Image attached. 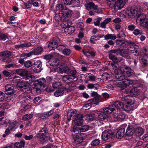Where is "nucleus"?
<instances>
[{
    "instance_id": "obj_1",
    "label": "nucleus",
    "mask_w": 148,
    "mask_h": 148,
    "mask_svg": "<svg viewBox=\"0 0 148 148\" xmlns=\"http://www.w3.org/2000/svg\"><path fill=\"white\" fill-rule=\"evenodd\" d=\"M16 87L18 90L25 92L30 90L31 85L26 82L21 81L17 84Z\"/></svg>"
},
{
    "instance_id": "obj_2",
    "label": "nucleus",
    "mask_w": 148,
    "mask_h": 148,
    "mask_svg": "<svg viewBox=\"0 0 148 148\" xmlns=\"http://www.w3.org/2000/svg\"><path fill=\"white\" fill-rule=\"evenodd\" d=\"M102 139L104 141L110 140L115 137V134L112 132L111 130H105L101 135Z\"/></svg>"
},
{
    "instance_id": "obj_3",
    "label": "nucleus",
    "mask_w": 148,
    "mask_h": 148,
    "mask_svg": "<svg viewBox=\"0 0 148 148\" xmlns=\"http://www.w3.org/2000/svg\"><path fill=\"white\" fill-rule=\"evenodd\" d=\"M5 94L8 95L13 94L15 92V86L12 84H8L5 87Z\"/></svg>"
},
{
    "instance_id": "obj_4",
    "label": "nucleus",
    "mask_w": 148,
    "mask_h": 148,
    "mask_svg": "<svg viewBox=\"0 0 148 148\" xmlns=\"http://www.w3.org/2000/svg\"><path fill=\"white\" fill-rule=\"evenodd\" d=\"M71 68L68 66L62 64L59 66L55 69V71L60 73H65L69 74V72Z\"/></svg>"
},
{
    "instance_id": "obj_5",
    "label": "nucleus",
    "mask_w": 148,
    "mask_h": 148,
    "mask_svg": "<svg viewBox=\"0 0 148 148\" xmlns=\"http://www.w3.org/2000/svg\"><path fill=\"white\" fill-rule=\"evenodd\" d=\"M128 0H118L113 4V8L115 10L122 8Z\"/></svg>"
},
{
    "instance_id": "obj_6",
    "label": "nucleus",
    "mask_w": 148,
    "mask_h": 148,
    "mask_svg": "<svg viewBox=\"0 0 148 148\" xmlns=\"http://www.w3.org/2000/svg\"><path fill=\"white\" fill-rule=\"evenodd\" d=\"M96 114L98 115L99 119L101 121L106 122L108 121V114L106 113L103 111H96Z\"/></svg>"
},
{
    "instance_id": "obj_7",
    "label": "nucleus",
    "mask_w": 148,
    "mask_h": 148,
    "mask_svg": "<svg viewBox=\"0 0 148 148\" xmlns=\"http://www.w3.org/2000/svg\"><path fill=\"white\" fill-rule=\"evenodd\" d=\"M84 116L82 114H77L75 117L74 122L76 125L78 126L81 125L83 123Z\"/></svg>"
},
{
    "instance_id": "obj_8",
    "label": "nucleus",
    "mask_w": 148,
    "mask_h": 148,
    "mask_svg": "<svg viewBox=\"0 0 148 148\" xmlns=\"http://www.w3.org/2000/svg\"><path fill=\"white\" fill-rule=\"evenodd\" d=\"M137 10L134 8H129L126 11V14L129 18H133L137 15Z\"/></svg>"
},
{
    "instance_id": "obj_9",
    "label": "nucleus",
    "mask_w": 148,
    "mask_h": 148,
    "mask_svg": "<svg viewBox=\"0 0 148 148\" xmlns=\"http://www.w3.org/2000/svg\"><path fill=\"white\" fill-rule=\"evenodd\" d=\"M127 92L130 96L132 97H136L139 94L140 90L137 88L134 87L129 88Z\"/></svg>"
},
{
    "instance_id": "obj_10",
    "label": "nucleus",
    "mask_w": 148,
    "mask_h": 148,
    "mask_svg": "<svg viewBox=\"0 0 148 148\" xmlns=\"http://www.w3.org/2000/svg\"><path fill=\"white\" fill-rule=\"evenodd\" d=\"M83 136H79L78 134H75L73 136L72 141L74 145L79 144L83 141Z\"/></svg>"
},
{
    "instance_id": "obj_11",
    "label": "nucleus",
    "mask_w": 148,
    "mask_h": 148,
    "mask_svg": "<svg viewBox=\"0 0 148 148\" xmlns=\"http://www.w3.org/2000/svg\"><path fill=\"white\" fill-rule=\"evenodd\" d=\"M85 7L88 10H93V11L95 13H98L99 10L98 6L95 5L94 3L92 2H90L85 5Z\"/></svg>"
},
{
    "instance_id": "obj_12",
    "label": "nucleus",
    "mask_w": 148,
    "mask_h": 148,
    "mask_svg": "<svg viewBox=\"0 0 148 148\" xmlns=\"http://www.w3.org/2000/svg\"><path fill=\"white\" fill-rule=\"evenodd\" d=\"M42 62L40 60H38L34 63L32 68L34 71L36 72H39L42 69Z\"/></svg>"
},
{
    "instance_id": "obj_13",
    "label": "nucleus",
    "mask_w": 148,
    "mask_h": 148,
    "mask_svg": "<svg viewBox=\"0 0 148 148\" xmlns=\"http://www.w3.org/2000/svg\"><path fill=\"white\" fill-rule=\"evenodd\" d=\"M116 43L117 45H121L123 44H125L127 45L133 46H136L135 43L131 41L116 40Z\"/></svg>"
},
{
    "instance_id": "obj_14",
    "label": "nucleus",
    "mask_w": 148,
    "mask_h": 148,
    "mask_svg": "<svg viewBox=\"0 0 148 148\" xmlns=\"http://www.w3.org/2000/svg\"><path fill=\"white\" fill-rule=\"evenodd\" d=\"M128 50L127 49H123L122 48H119V54L122 56L126 58L127 59H131L130 57L128 55Z\"/></svg>"
},
{
    "instance_id": "obj_15",
    "label": "nucleus",
    "mask_w": 148,
    "mask_h": 148,
    "mask_svg": "<svg viewBox=\"0 0 148 148\" xmlns=\"http://www.w3.org/2000/svg\"><path fill=\"white\" fill-rule=\"evenodd\" d=\"M133 83V81L132 80L125 78L123 82V83L121 84L120 87L122 89H124L130 85H132Z\"/></svg>"
},
{
    "instance_id": "obj_16",
    "label": "nucleus",
    "mask_w": 148,
    "mask_h": 148,
    "mask_svg": "<svg viewBox=\"0 0 148 148\" xmlns=\"http://www.w3.org/2000/svg\"><path fill=\"white\" fill-rule=\"evenodd\" d=\"M46 135L43 134L42 133H38L37 134V137L39 138V140L42 144H45L48 142L47 139L46 138Z\"/></svg>"
},
{
    "instance_id": "obj_17",
    "label": "nucleus",
    "mask_w": 148,
    "mask_h": 148,
    "mask_svg": "<svg viewBox=\"0 0 148 148\" xmlns=\"http://www.w3.org/2000/svg\"><path fill=\"white\" fill-rule=\"evenodd\" d=\"M12 52L8 51H4L0 52V56L2 57V61L5 62V59L8 58L11 55Z\"/></svg>"
},
{
    "instance_id": "obj_18",
    "label": "nucleus",
    "mask_w": 148,
    "mask_h": 148,
    "mask_svg": "<svg viewBox=\"0 0 148 148\" xmlns=\"http://www.w3.org/2000/svg\"><path fill=\"white\" fill-rule=\"evenodd\" d=\"M113 116L118 121H122L125 117V115L123 113L120 112L118 114L113 113Z\"/></svg>"
},
{
    "instance_id": "obj_19",
    "label": "nucleus",
    "mask_w": 148,
    "mask_h": 148,
    "mask_svg": "<svg viewBox=\"0 0 148 148\" xmlns=\"http://www.w3.org/2000/svg\"><path fill=\"white\" fill-rule=\"evenodd\" d=\"M135 131L133 127L130 126L128 127L125 134L126 136L132 137L134 132Z\"/></svg>"
},
{
    "instance_id": "obj_20",
    "label": "nucleus",
    "mask_w": 148,
    "mask_h": 148,
    "mask_svg": "<svg viewBox=\"0 0 148 148\" xmlns=\"http://www.w3.org/2000/svg\"><path fill=\"white\" fill-rule=\"evenodd\" d=\"M42 89L40 87L38 86H36L34 87L30 88V90L32 94L34 95H36L40 94L41 92Z\"/></svg>"
},
{
    "instance_id": "obj_21",
    "label": "nucleus",
    "mask_w": 148,
    "mask_h": 148,
    "mask_svg": "<svg viewBox=\"0 0 148 148\" xmlns=\"http://www.w3.org/2000/svg\"><path fill=\"white\" fill-rule=\"evenodd\" d=\"M146 17L145 15L144 14H140L138 15L137 19V21L140 23L142 26L143 23H145V20Z\"/></svg>"
},
{
    "instance_id": "obj_22",
    "label": "nucleus",
    "mask_w": 148,
    "mask_h": 148,
    "mask_svg": "<svg viewBox=\"0 0 148 148\" xmlns=\"http://www.w3.org/2000/svg\"><path fill=\"white\" fill-rule=\"evenodd\" d=\"M115 76L116 79L118 81L124 80L125 78V75L121 73L120 70L118 71L117 73H115Z\"/></svg>"
},
{
    "instance_id": "obj_23",
    "label": "nucleus",
    "mask_w": 148,
    "mask_h": 148,
    "mask_svg": "<svg viewBox=\"0 0 148 148\" xmlns=\"http://www.w3.org/2000/svg\"><path fill=\"white\" fill-rule=\"evenodd\" d=\"M125 129L124 128L120 129L117 131L116 134H115V136L117 138H122L125 134Z\"/></svg>"
},
{
    "instance_id": "obj_24",
    "label": "nucleus",
    "mask_w": 148,
    "mask_h": 148,
    "mask_svg": "<svg viewBox=\"0 0 148 148\" xmlns=\"http://www.w3.org/2000/svg\"><path fill=\"white\" fill-rule=\"evenodd\" d=\"M73 131L77 134H79V135L83 136H86L88 137L89 136V135H86L85 133H81L79 127L76 126H74Z\"/></svg>"
},
{
    "instance_id": "obj_25",
    "label": "nucleus",
    "mask_w": 148,
    "mask_h": 148,
    "mask_svg": "<svg viewBox=\"0 0 148 148\" xmlns=\"http://www.w3.org/2000/svg\"><path fill=\"white\" fill-rule=\"evenodd\" d=\"M15 71L17 74L21 76H26L28 74L27 71L24 69H17Z\"/></svg>"
},
{
    "instance_id": "obj_26",
    "label": "nucleus",
    "mask_w": 148,
    "mask_h": 148,
    "mask_svg": "<svg viewBox=\"0 0 148 148\" xmlns=\"http://www.w3.org/2000/svg\"><path fill=\"white\" fill-rule=\"evenodd\" d=\"M115 106L114 104L110 105L108 107L103 109V111L106 113L108 114L112 113L114 110H115Z\"/></svg>"
},
{
    "instance_id": "obj_27",
    "label": "nucleus",
    "mask_w": 148,
    "mask_h": 148,
    "mask_svg": "<svg viewBox=\"0 0 148 148\" xmlns=\"http://www.w3.org/2000/svg\"><path fill=\"white\" fill-rule=\"evenodd\" d=\"M76 113V111L75 110H69L68 112L67 115V119L68 121H70L71 118L74 116Z\"/></svg>"
},
{
    "instance_id": "obj_28",
    "label": "nucleus",
    "mask_w": 148,
    "mask_h": 148,
    "mask_svg": "<svg viewBox=\"0 0 148 148\" xmlns=\"http://www.w3.org/2000/svg\"><path fill=\"white\" fill-rule=\"evenodd\" d=\"M117 62H114V63H113L112 62H109L108 64L109 65H111L112 67V68L114 70V72L115 73H117L118 71L120 70L119 69V66L117 64Z\"/></svg>"
},
{
    "instance_id": "obj_29",
    "label": "nucleus",
    "mask_w": 148,
    "mask_h": 148,
    "mask_svg": "<svg viewBox=\"0 0 148 148\" xmlns=\"http://www.w3.org/2000/svg\"><path fill=\"white\" fill-rule=\"evenodd\" d=\"M101 96L99 95L96 97H94V98L90 100L89 101L92 103L93 104H96L98 105L99 103L101 101Z\"/></svg>"
},
{
    "instance_id": "obj_30",
    "label": "nucleus",
    "mask_w": 148,
    "mask_h": 148,
    "mask_svg": "<svg viewBox=\"0 0 148 148\" xmlns=\"http://www.w3.org/2000/svg\"><path fill=\"white\" fill-rule=\"evenodd\" d=\"M114 104L115 108H116L117 109L122 110V109L123 108L124 104L123 103L119 101H115L114 103Z\"/></svg>"
},
{
    "instance_id": "obj_31",
    "label": "nucleus",
    "mask_w": 148,
    "mask_h": 148,
    "mask_svg": "<svg viewBox=\"0 0 148 148\" xmlns=\"http://www.w3.org/2000/svg\"><path fill=\"white\" fill-rule=\"evenodd\" d=\"M36 82L38 84L37 86L41 88V87L43 88L44 87V84L46 82V81L45 79L42 78L36 80Z\"/></svg>"
},
{
    "instance_id": "obj_32",
    "label": "nucleus",
    "mask_w": 148,
    "mask_h": 148,
    "mask_svg": "<svg viewBox=\"0 0 148 148\" xmlns=\"http://www.w3.org/2000/svg\"><path fill=\"white\" fill-rule=\"evenodd\" d=\"M112 19L110 18H108L104 20L103 22L101 23H100V27L103 28H106V25L110 22Z\"/></svg>"
},
{
    "instance_id": "obj_33",
    "label": "nucleus",
    "mask_w": 148,
    "mask_h": 148,
    "mask_svg": "<svg viewBox=\"0 0 148 148\" xmlns=\"http://www.w3.org/2000/svg\"><path fill=\"white\" fill-rule=\"evenodd\" d=\"M110 59L112 60L114 62H120L118 58L114 55L110 53L109 55Z\"/></svg>"
},
{
    "instance_id": "obj_34",
    "label": "nucleus",
    "mask_w": 148,
    "mask_h": 148,
    "mask_svg": "<svg viewBox=\"0 0 148 148\" xmlns=\"http://www.w3.org/2000/svg\"><path fill=\"white\" fill-rule=\"evenodd\" d=\"M43 51V48L41 47H38L32 51L34 55H37L40 54Z\"/></svg>"
},
{
    "instance_id": "obj_35",
    "label": "nucleus",
    "mask_w": 148,
    "mask_h": 148,
    "mask_svg": "<svg viewBox=\"0 0 148 148\" xmlns=\"http://www.w3.org/2000/svg\"><path fill=\"white\" fill-rule=\"evenodd\" d=\"M142 141H140V139L139 138H136L134 141V146L135 147H138L141 146L143 144Z\"/></svg>"
},
{
    "instance_id": "obj_36",
    "label": "nucleus",
    "mask_w": 148,
    "mask_h": 148,
    "mask_svg": "<svg viewBox=\"0 0 148 148\" xmlns=\"http://www.w3.org/2000/svg\"><path fill=\"white\" fill-rule=\"evenodd\" d=\"M144 133L143 129L141 127H138L136 130V134L138 136H141Z\"/></svg>"
},
{
    "instance_id": "obj_37",
    "label": "nucleus",
    "mask_w": 148,
    "mask_h": 148,
    "mask_svg": "<svg viewBox=\"0 0 148 148\" xmlns=\"http://www.w3.org/2000/svg\"><path fill=\"white\" fill-rule=\"evenodd\" d=\"M65 10L66 11L63 13L64 16L68 18L71 17L73 14L72 11L69 9Z\"/></svg>"
},
{
    "instance_id": "obj_38",
    "label": "nucleus",
    "mask_w": 148,
    "mask_h": 148,
    "mask_svg": "<svg viewBox=\"0 0 148 148\" xmlns=\"http://www.w3.org/2000/svg\"><path fill=\"white\" fill-rule=\"evenodd\" d=\"M25 142L24 141H21L20 142H17L14 144L16 148H22L24 147L25 145Z\"/></svg>"
},
{
    "instance_id": "obj_39",
    "label": "nucleus",
    "mask_w": 148,
    "mask_h": 148,
    "mask_svg": "<svg viewBox=\"0 0 148 148\" xmlns=\"http://www.w3.org/2000/svg\"><path fill=\"white\" fill-rule=\"evenodd\" d=\"M32 44L30 43H24L21 45H16L15 46V47L16 48H19L21 47H29L31 46Z\"/></svg>"
},
{
    "instance_id": "obj_40",
    "label": "nucleus",
    "mask_w": 148,
    "mask_h": 148,
    "mask_svg": "<svg viewBox=\"0 0 148 148\" xmlns=\"http://www.w3.org/2000/svg\"><path fill=\"white\" fill-rule=\"evenodd\" d=\"M65 31L68 34H71L74 32V27L72 26H69L66 29H65Z\"/></svg>"
},
{
    "instance_id": "obj_41",
    "label": "nucleus",
    "mask_w": 148,
    "mask_h": 148,
    "mask_svg": "<svg viewBox=\"0 0 148 148\" xmlns=\"http://www.w3.org/2000/svg\"><path fill=\"white\" fill-rule=\"evenodd\" d=\"M106 40H108L110 39L114 40L116 38V36L114 34H107L104 36Z\"/></svg>"
},
{
    "instance_id": "obj_42",
    "label": "nucleus",
    "mask_w": 148,
    "mask_h": 148,
    "mask_svg": "<svg viewBox=\"0 0 148 148\" xmlns=\"http://www.w3.org/2000/svg\"><path fill=\"white\" fill-rule=\"evenodd\" d=\"M99 87V85L98 84H89L87 85V87L90 89L95 88L97 89Z\"/></svg>"
},
{
    "instance_id": "obj_43",
    "label": "nucleus",
    "mask_w": 148,
    "mask_h": 148,
    "mask_svg": "<svg viewBox=\"0 0 148 148\" xmlns=\"http://www.w3.org/2000/svg\"><path fill=\"white\" fill-rule=\"evenodd\" d=\"M17 122L15 121L14 122H10L9 125L8 127H9L11 131H13L14 129L17 127L16 125Z\"/></svg>"
},
{
    "instance_id": "obj_44",
    "label": "nucleus",
    "mask_w": 148,
    "mask_h": 148,
    "mask_svg": "<svg viewBox=\"0 0 148 148\" xmlns=\"http://www.w3.org/2000/svg\"><path fill=\"white\" fill-rule=\"evenodd\" d=\"M57 45L53 43L51 41L49 42L48 46L49 49L53 50L56 48Z\"/></svg>"
},
{
    "instance_id": "obj_45",
    "label": "nucleus",
    "mask_w": 148,
    "mask_h": 148,
    "mask_svg": "<svg viewBox=\"0 0 148 148\" xmlns=\"http://www.w3.org/2000/svg\"><path fill=\"white\" fill-rule=\"evenodd\" d=\"M81 133L86 132L89 130V126L88 125H84L79 127Z\"/></svg>"
},
{
    "instance_id": "obj_46",
    "label": "nucleus",
    "mask_w": 148,
    "mask_h": 148,
    "mask_svg": "<svg viewBox=\"0 0 148 148\" xmlns=\"http://www.w3.org/2000/svg\"><path fill=\"white\" fill-rule=\"evenodd\" d=\"M57 9H58L60 11H62L63 10H66V7L62 4H58L56 5Z\"/></svg>"
},
{
    "instance_id": "obj_47",
    "label": "nucleus",
    "mask_w": 148,
    "mask_h": 148,
    "mask_svg": "<svg viewBox=\"0 0 148 148\" xmlns=\"http://www.w3.org/2000/svg\"><path fill=\"white\" fill-rule=\"evenodd\" d=\"M54 53H52V54L45 55L43 56V58L46 60H49L51 59L55 55Z\"/></svg>"
},
{
    "instance_id": "obj_48",
    "label": "nucleus",
    "mask_w": 148,
    "mask_h": 148,
    "mask_svg": "<svg viewBox=\"0 0 148 148\" xmlns=\"http://www.w3.org/2000/svg\"><path fill=\"white\" fill-rule=\"evenodd\" d=\"M33 114H31L24 115L22 117V119L25 121L30 119L33 117Z\"/></svg>"
},
{
    "instance_id": "obj_49",
    "label": "nucleus",
    "mask_w": 148,
    "mask_h": 148,
    "mask_svg": "<svg viewBox=\"0 0 148 148\" xmlns=\"http://www.w3.org/2000/svg\"><path fill=\"white\" fill-rule=\"evenodd\" d=\"M61 84L59 82H55L53 83L52 86L54 88H59L61 87Z\"/></svg>"
},
{
    "instance_id": "obj_50",
    "label": "nucleus",
    "mask_w": 148,
    "mask_h": 148,
    "mask_svg": "<svg viewBox=\"0 0 148 148\" xmlns=\"http://www.w3.org/2000/svg\"><path fill=\"white\" fill-rule=\"evenodd\" d=\"M100 143L99 140L96 139L93 140L91 143V145L93 147H95L98 145Z\"/></svg>"
},
{
    "instance_id": "obj_51",
    "label": "nucleus",
    "mask_w": 148,
    "mask_h": 148,
    "mask_svg": "<svg viewBox=\"0 0 148 148\" xmlns=\"http://www.w3.org/2000/svg\"><path fill=\"white\" fill-rule=\"evenodd\" d=\"M107 1L108 5L109 7L111 8H113V4L116 0H106Z\"/></svg>"
},
{
    "instance_id": "obj_52",
    "label": "nucleus",
    "mask_w": 148,
    "mask_h": 148,
    "mask_svg": "<svg viewBox=\"0 0 148 148\" xmlns=\"http://www.w3.org/2000/svg\"><path fill=\"white\" fill-rule=\"evenodd\" d=\"M96 114V112H93L90 114H88L89 116V122L93 121L94 119V117H95V116Z\"/></svg>"
},
{
    "instance_id": "obj_53",
    "label": "nucleus",
    "mask_w": 148,
    "mask_h": 148,
    "mask_svg": "<svg viewBox=\"0 0 148 148\" xmlns=\"http://www.w3.org/2000/svg\"><path fill=\"white\" fill-rule=\"evenodd\" d=\"M64 93L63 91L58 90L54 93V95L56 97H58L62 96Z\"/></svg>"
},
{
    "instance_id": "obj_54",
    "label": "nucleus",
    "mask_w": 148,
    "mask_h": 148,
    "mask_svg": "<svg viewBox=\"0 0 148 148\" xmlns=\"http://www.w3.org/2000/svg\"><path fill=\"white\" fill-rule=\"evenodd\" d=\"M20 77L17 76H15L13 78L12 81L14 83H17V84L21 81Z\"/></svg>"
},
{
    "instance_id": "obj_55",
    "label": "nucleus",
    "mask_w": 148,
    "mask_h": 148,
    "mask_svg": "<svg viewBox=\"0 0 148 148\" xmlns=\"http://www.w3.org/2000/svg\"><path fill=\"white\" fill-rule=\"evenodd\" d=\"M49 116L47 112H44L42 113L40 115V117L42 119H45Z\"/></svg>"
},
{
    "instance_id": "obj_56",
    "label": "nucleus",
    "mask_w": 148,
    "mask_h": 148,
    "mask_svg": "<svg viewBox=\"0 0 148 148\" xmlns=\"http://www.w3.org/2000/svg\"><path fill=\"white\" fill-rule=\"evenodd\" d=\"M87 75H88V77L90 80L91 81H95L96 79V77L92 74L90 73H87L86 74Z\"/></svg>"
},
{
    "instance_id": "obj_57",
    "label": "nucleus",
    "mask_w": 148,
    "mask_h": 148,
    "mask_svg": "<svg viewBox=\"0 0 148 148\" xmlns=\"http://www.w3.org/2000/svg\"><path fill=\"white\" fill-rule=\"evenodd\" d=\"M63 53L64 55L67 56H69L71 53V51L69 49L65 48L63 50Z\"/></svg>"
},
{
    "instance_id": "obj_58",
    "label": "nucleus",
    "mask_w": 148,
    "mask_h": 148,
    "mask_svg": "<svg viewBox=\"0 0 148 148\" xmlns=\"http://www.w3.org/2000/svg\"><path fill=\"white\" fill-rule=\"evenodd\" d=\"M125 73L127 75H129V76H130L132 73V72L131 69L129 67H126L125 68Z\"/></svg>"
},
{
    "instance_id": "obj_59",
    "label": "nucleus",
    "mask_w": 148,
    "mask_h": 148,
    "mask_svg": "<svg viewBox=\"0 0 148 148\" xmlns=\"http://www.w3.org/2000/svg\"><path fill=\"white\" fill-rule=\"evenodd\" d=\"M33 55H34L32 51H30L29 53H27L22 54L21 56L23 57V56L25 58H27V57H29Z\"/></svg>"
},
{
    "instance_id": "obj_60",
    "label": "nucleus",
    "mask_w": 148,
    "mask_h": 148,
    "mask_svg": "<svg viewBox=\"0 0 148 148\" xmlns=\"http://www.w3.org/2000/svg\"><path fill=\"white\" fill-rule=\"evenodd\" d=\"M41 97H36L33 99L34 102L37 104L41 102Z\"/></svg>"
},
{
    "instance_id": "obj_61",
    "label": "nucleus",
    "mask_w": 148,
    "mask_h": 148,
    "mask_svg": "<svg viewBox=\"0 0 148 148\" xmlns=\"http://www.w3.org/2000/svg\"><path fill=\"white\" fill-rule=\"evenodd\" d=\"M52 41H53V43L56 44L57 45H58V43L60 41V40L58 37L56 36L53 38Z\"/></svg>"
},
{
    "instance_id": "obj_62",
    "label": "nucleus",
    "mask_w": 148,
    "mask_h": 148,
    "mask_svg": "<svg viewBox=\"0 0 148 148\" xmlns=\"http://www.w3.org/2000/svg\"><path fill=\"white\" fill-rule=\"evenodd\" d=\"M32 63L30 61H27L24 63V66L25 67L29 68L32 65Z\"/></svg>"
},
{
    "instance_id": "obj_63",
    "label": "nucleus",
    "mask_w": 148,
    "mask_h": 148,
    "mask_svg": "<svg viewBox=\"0 0 148 148\" xmlns=\"http://www.w3.org/2000/svg\"><path fill=\"white\" fill-rule=\"evenodd\" d=\"M56 48L59 51H61L62 50H63L64 49H65V45L62 44H61L59 45H58Z\"/></svg>"
},
{
    "instance_id": "obj_64",
    "label": "nucleus",
    "mask_w": 148,
    "mask_h": 148,
    "mask_svg": "<svg viewBox=\"0 0 148 148\" xmlns=\"http://www.w3.org/2000/svg\"><path fill=\"white\" fill-rule=\"evenodd\" d=\"M48 132V131L46 128H42L39 131V133H42V134H44L46 135V134Z\"/></svg>"
}]
</instances>
